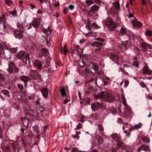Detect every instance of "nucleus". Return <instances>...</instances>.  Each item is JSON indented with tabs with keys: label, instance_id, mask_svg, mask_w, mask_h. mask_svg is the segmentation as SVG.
Listing matches in <instances>:
<instances>
[{
	"label": "nucleus",
	"instance_id": "63",
	"mask_svg": "<svg viewBox=\"0 0 152 152\" xmlns=\"http://www.w3.org/2000/svg\"><path fill=\"white\" fill-rule=\"evenodd\" d=\"M32 115H33V116L34 117L35 116L37 117V114L36 112H35V113H34V114H33Z\"/></svg>",
	"mask_w": 152,
	"mask_h": 152
},
{
	"label": "nucleus",
	"instance_id": "64",
	"mask_svg": "<svg viewBox=\"0 0 152 152\" xmlns=\"http://www.w3.org/2000/svg\"><path fill=\"white\" fill-rule=\"evenodd\" d=\"M91 152H98L96 149H93Z\"/></svg>",
	"mask_w": 152,
	"mask_h": 152
},
{
	"label": "nucleus",
	"instance_id": "59",
	"mask_svg": "<svg viewBox=\"0 0 152 152\" xmlns=\"http://www.w3.org/2000/svg\"><path fill=\"white\" fill-rule=\"evenodd\" d=\"M72 137L74 138H76L77 140H79V136H76V135H73L72 136Z\"/></svg>",
	"mask_w": 152,
	"mask_h": 152
},
{
	"label": "nucleus",
	"instance_id": "45",
	"mask_svg": "<svg viewBox=\"0 0 152 152\" xmlns=\"http://www.w3.org/2000/svg\"><path fill=\"white\" fill-rule=\"evenodd\" d=\"M122 101L123 102V104L126 105V99L124 96H122Z\"/></svg>",
	"mask_w": 152,
	"mask_h": 152
},
{
	"label": "nucleus",
	"instance_id": "1",
	"mask_svg": "<svg viewBox=\"0 0 152 152\" xmlns=\"http://www.w3.org/2000/svg\"><path fill=\"white\" fill-rule=\"evenodd\" d=\"M98 96L99 97L110 101H113L115 99L113 95L106 91L100 92Z\"/></svg>",
	"mask_w": 152,
	"mask_h": 152
},
{
	"label": "nucleus",
	"instance_id": "13",
	"mask_svg": "<svg viewBox=\"0 0 152 152\" xmlns=\"http://www.w3.org/2000/svg\"><path fill=\"white\" fill-rule=\"evenodd\" d=\"M143 73L145 74L150 75L152 73L151 71L149 69L147 64L144 67L143 70Z\"/></svg>",
	"mask_w": 152,
	"mask_h": 152
},
{
	"label": "nucleus",
	"instance_id": "46",
	"mask_svg": "<svg viewBox=\"0 0 152 152\" xmlns=\"http://www.w3.org/2000/svg\"><path fill=\"white\" fill-rule=\"evenodd\" d=\"M129 84V81L127 80H126L125 81L124 86L125 87H127Z\"/></svg>",
	"mask_w": 152,
	"mask_h": 152
},
{
	"label": "nucleus",
	"instance_id": "57",
	"mask_svg": "<svg viewBox=\"0 0 152 152\" xmlns=\"http://www.w3.org/2000/svg\"><path fill=\"white\" fill-rule=\"evenodd\" d=\"M84 101H88V102H87V104L89 103L90 99L89 98H87L86 99H85Z\"/></svg>",
	"mask_w": 152,
	"mask_h": 152
},
{
	"label": "nucleus",
	"instance_id": "26",
	"mask_svg": "<svg viewBox=\"0 0 152 152\" xmlns=\"http://www.w3.org/2000/svg\"><path fill=\"white\" fill-rule=\"evenodd\" d=\"M79 66H80L81 67H83L85 65V63L83 61V60H80L78 63Z\"/></svg>",
	"mask_w": 152,
	"mask_h": 152
},
{
	"label": "nucleus",
	"instance_id": "60",
	"mask_svg": "<svg viewBox=\"0 0 152 152\" xmlns=\"http://www.w3.org/2000/svg\"><path fill=\"white\" fill-rule=\"evenodd\" d=\"M118 123H120V124L122 122V119L121 118H118Z\"/></svg>",
	"mask_w": 152,
	"mask_h": 152
},
{
	"label": "nucleus",
	"instance_id": "48",
	"mask_svg": "<svg viewBox=\"0 0 152 152\" xmlns=\"http://www.w3.org/2000/svg\"><path fill=\"white\" fill-rule=\"evenodd\" d=\"M50 65V62L49 61H47L45 65V67H48Z\"/></svg>",
	"mask_w": 152,
	"mask_h": 152
},
{
	"label": "nucleus",
	"instance_id": "49",
	"mask_svg": "<svg viewBox=\"0 0 152 152\" xmlns=\"http://www.w3.org/2000/svg\"><path fill=\"white\" fill-rule=\"evenodd\" d=\"M101 50V49L100 48H98V49H96L95 50V52L97 53V54H99L98 52H100V51Z\"/></svg>",
	"mask_w": 152,
	"mask_h": 152
},
{
	"label": "nucleus",
	"instance_id": "22",
	"mask_svg": "<svg viewBox=\"0 0 152 152\" xmlns=\"http://www.w3.org/2000/svg\"><path fill=\"white\" fill-rule=\"evenodd\" d=\"M61 94L62 96H65L66 95V93L64 88H62L61 89Z\"/></svg>",
	"mask_w": 152,
	"mask_h": 152
},
{
	"label": "nucleus",
	"instance_id": "10",
	"mask_svg": "<svg viewBox=\"0 0 152 152\" xmlns=\"http://www.w3.org/2000/svg\"><path fill=\"white\" fill-rule=\"evenodd\" d=\"M102 105V103L96 102L91 105V108L93 111H95L97 110Z\"/></svg>",
	"mask_w": 152,
	"mask_h": 152
},
{
	"label": "nucleus",
	"instance_id": "35",
	"mask_svg": "<svg viewBox=\"0 0 152 152\" xmlns=\"http://www.w3.org/2000/svg\"><path fill=\"white\" fill-rule=\"evenodd\" d=\"M133 65L135 67H139L138 62L137 61H134L133 63Z\"/></svg>",
	"mask_w": 152,
	"mask_h": 152
},
{
	"label": "nucleus",
	"instance_id": "58",
	"mask_svg": "<svg viewBox=\"0 0 152 152\" xmlns=\"http://www.w3.org/2000/svg\"><path fill=\"white\" fill-rule=\"evenodd\" d=\"M94 3H96V4H100L102 2L98 0H94Z\"/></svg>",
	"mask_w": 152,
	"mask_h": 152
},
{
	"label": "nucleus",
	"instance_id": "56",
	"mask_svg": "<svg viewBox=\"0 0 152 152\" xmlns=\"http://www.w3.org/2000/svg\"><path fill=\"white\" fill-rule=\"evenodd\" d=\"M84 117H83V116L82 117H81L80 120V121L82 122H83L85 121V120L84 119Z\"/></svg>",
	"mask_w": 152,
	"mask_h": 152
},
{
	"label": "nucleus",
	"instance_id": "55",
	"mask_svg": "<svg viewBox=\"0 0 152 152\" xmlns=\"http://www.w3.org/2000/svg\"><path fill=\"white\" fill-rule=\"evenodd\" d=\"M11 14L13 15H15L16 14V12L15 11H13L11 12Z\"/></svg>",
	"mask_w": 152,
	"mask_h": 152
},
{
	"label": "nucleus",
	"instance_id": "51",
	"mask_svg": "<svg viewBox=\"0 0 152 152\" xmlns=\"http://www.w3.org/2000/svg\"><path fill=\"white\" fill-rule=\"evenodd\" d=\"M68 10V9L67 8L65 7L64 10V12L65 13H66Z\"/></svg>",
	"mask_w": 152,
	"mask_h": 152
},
{
	"label": "nucleus",
	"instance_id": "12",
	"mask_svg": "<svg viewBox=\"0 0 152 152\" xmlns=\"http://www.w3.org/2000/svg\"><path fill=\"white\" fill-rule=\"evenodd\" d=\"M133 26L140 28L142 26V24L137 19H134L132 21Z\"/></svg>",
	"mask_w": 152,
	"mask_h": 152
},
{
	"label": "nucleus",
	"instance_id": "17",
	"mask_svg": "<svg viewBox=\"0 0 152 152\" xmlns=\"http://www.w3.org/2000/svg\"><path fill=\"white\" fill-rule=\"evenodd\" d=\"M142 47L143 50H145L148 49H151L152 48L151 45L145 43L142 44Z\"/></svg>",
	"mask_w": 152,
	"mask_h": 152
},
{
	"label": "nucleus",
	"instance_id": "8",
	"mask_svg": "<svg viewBox=\"0 0 152 152\" xmlns=\"http://www.w3.org/2000/svg\"><path fill=\"white\" fill-rule=\"evenodd\" d=\"M24 32V31L23 30H19L17 31L15 34V37L19 39H21L23 37V33Z\"/></svg>",
	"mask_w": 152,
	"mask_h": 152
},
{
	"label": "nucleus",
	"instance_id": "14",
	"mask_svg": "<svg viewBox=\"0 0 152 152\" xmlns=\"http://www.w3.org/2000/svg\"><path fill=\"white\" fill-rule=\"evenodd\" d=\"M110 57L111 59L115 61H119V57L116 54L113 53H112L110 54Z\"/></svg>",
	"mask_w": 152,
	"mask_h": 152
},
{
	"label": "nucleus",
	"instance_id": "27",
	"mask_svg": "<svg viewBox=\"0 0 152 152\" xmlns=\"http://www.w3.org/2000/svg\"><path fill=\"white\" fill-rule=\"evenodd\" d=\"M143 142L144 143L149 142L150 140L147 137H143L142 139Z\"/></svg>",
	"mask_w": 152,
	"mask_h": 152
},
{
	"label": "nucleus",
	"instance_id": "42",
	"mask_svg": "<svg viewBox=\"0 0 152 152\" xmlns=\"http://www.w3.org/2000/svg\"><path fill=\"white\" fill-rule=\"evenodd\" d=\"M95 40H98L101 42H104V39L101 38H95Z\"/></svg>",
	"mask_w": 152,
	"mask_h": 152
},
{
	"label": "nucleus",
	"instance_id": "11",
	"mask_svg": "<svg viewBox=\"0 0 152 152\" xmlns=\"http://www.w3.org/2000/svg\"><path fill=\"white\" fill-rule=\"evenodd\" d=\"M33 65L37 69H40L42 67L41 62L38 60H34L33 62Z\"/></svg>",
	"mask_w": 152,
	"mask_h": 152
},
{
	"label": "nucleus",
	"instance_id": "40",
	"mask_svg": "<svg viewBox=\"0 0 152 152\" xmlns=\"http://www.w3.org/2000/svg\"><path fill=\"white\" fill-rule=\"evenodd\" d=\"M72 152H81V151L79 150L77 148H75L72 149Z\"/></svg>",
	"mask_w": 152,
	"mask_h": 152
},
{
	"label": "nucleus",
	"instance_id": "43",
	"mask_svg": "<svg viewBox=\"0 0 152 152\" xmlns=\"http://www.w3.org/2000/svg\"><path fill=\"white\" fill-rule=\"evenodd\" d=\"M99 129L100 131L104 130V128L102 125L99 124Z\"/></svg>",
	"mask_w": 152,
	"mask_h": 152
},
{
	"label": "nucleus",
	"instance_id": "33",
	"mask_svg": "<svg viewBox=\"0 0 152 152\" xmlns=\"http://www.w3.org/2000/svg\"><path fill=\"white\" fill-rule=\"evenodd\" d=\"M112 138L115 140H117L118 138L117 135L115 134H112L111 136Z\"/></svg>",
	"mask_w": 152,
	"mask_h": 152
},
{
	"label": "nucleus",
	"instance_id": "5",
	"mask_svg": "<svg viewBox=\"0 0 152 152\" xmlns=\"http://www.w3.org/2000/svg\"><path fill=\"white\" fill-rule=\"evenodd\" d=\"M97 69V65L95 64L92 63L88 66V68L85 69V71L86 72H91L93 73H95Z\"/></svg>",
	"mask_w": 152,
	"mask_h": 152
},
{
	"label": "nucleus",
	"instance_id": "23",
	"mask_svg": "<svg viewBox=\"0 0 152 152\" xmlns=\"http://www.w3.org/2000/svg\"><path fill=\"white\" fill-rule=\"evenodd\" d=\"M86 2L87 5L88 6L94 3V2L92 0H86Z\"/></svg>",
	"mask_w": 152,
	"mask_h": 152
},
{
	"label": "nucleus",
	"instance_id": "19",
	"mask_svg": "<svg viewBox=\"0 0 152 152\" xmlns=\"http://www.w3.org/2000/svg\"><path fill=\"white\" fill-rule=\"evenodd\" d=\"M91 45L93 46L100 47L102 46V44L99 42L96 41L92 43Z\"/></svg>",
	"mask_w": 152,
	"mask_h": 152
},
{
	"label": "nucleus",
	"instance_id": "53",
	"mask_svg": "<svg viewBox=\"0 0 152 152\" xmlns=\"http://www.w3.org/2000/svg\"><path fill=\"white\" fill-rule=\"evenodd\" d=\"M2 132L1 130H0V139H1L3 137Z\"/></svg>",
	"mask_w": 152,
	"mask_h": 152
},
{
	"label": "nucleus",
	"instance_id": "50",
	"mask_svg": "<svg viewBox=\"0 0 152 152\" xmlns=\"http://www.w3.org/2000/svg\"><path fill=\"white\" fill-rule=\"evenodd\" d=\"M140 85L142 87L144 88H145L147 86L144 83H140Z\"/></svg>",
	"mask_w": 152,
	"mask_h": 152
},
{
	"label": "nucleus",
	"instance_id": "21",
	"mask_svg": "<svg viewBox=\"0 0 152 152\" xmlns=\"http://www.w3.org/2000/svg\"><path fill=\"white\" fill-rule=\"evenodd\" d=\"M48 54V52L47 50L46 49L43 48L41 50V56H45Z\"/></svg>",
	"mask_w": 152,
	"mask_h": 152
},
{
	"label": "nucleus",
	"instance_id": "16",
	"mask_svg": "<svg viewBox=\"0 0 152 152\" xmlns=\"http://www.w3.org/2000/svg\"><path fill=\"white\" fill-rule=\"evenodd\" d=\"M149 149L148 147L145 145L140 146L137 149V151L140 152L142 150L146 151H148Z\"/></svg>",
	"mask_w": 152,
	"mask_h": 152
},
{
	"label": "nucleus",
	"instance_id": "31",
	"mask_svg": "<svg viewBox=\"0 0 152 152\" xmlns=\"http://www.w3.org/2000/svg\"><path fill=\"white\" fill-rule=\"evenodd\" d=\"M5 3L8 6H10L12 4V1L10 0H5Z\"/></svg>",
	"mask_w": 152,
	"mask_h": 152
},
{
	"label": "nucleus",
	"instance_id": "18",
	"mask_svg": "<svg viewBox=\"0 0 152 152\" xmlns=\"http://www.w3.org/2000/svg\"><path fill=\"white\" fill-rule=\"evenodd\" d=\"M20 80L26 83L30 80V78L27 76H22L20 77Z\"/></svg>",
	"mask_w": 152,
	"mask_h": 152
},
{
	"label": "nucleus",
	"instance_id": "28",
	"mask_svg": "<svg viewBox=\"0 0 152 152\" xmlns=\"http://www.w3.org/2000/svg\"><path fill=\"white\" fill-rule=\"evenodd\" d=\"M142 126V124L140 123H139L135 125L133 127V129H137L140 128Z\"/></svg>",
	"mask_w": 152,
	"mask_h": 152
},
{
	"label": "nucleus",
	"instance_id": "61",
	"mask_svg": "<svg viewBox=\"0 0 152 152\" xmlns=\"http://www.w3.org/2000/svg\"><path fill=\"white\" fill-rule=\"evenodd\" d=\"M12 145L13 146H13L12 147V148H13L14 151H15V150L16 149V147L15 146V145L13 144H12Z\"/></svg>",
	"mask_w": 152,
	"mask_h": 152
},
{
	"label": "nucleus",
	"instance_id": "44",
	"mask_svg": "<svg viewBox=\"0 0 152 152\" xmlns=\"http://www.w3.org/2000/svg\"><path fill=\"white\" fill-rule=\"evenodd\" d=\"M69 8L71 10H72L75 8V6L73 5H69Z\"/></svg>",
	"mask_w": 152,
	"mask_h": 152
},
{
	"label": "nucleus",
	"instance_id": "2",
	"mask_svg": "<svg viewBox=\"0 0 152 152\" xmlns=\"http://www.w3.org/2000/svg\"><path fill=\"white\" fill-rule=\"evenodd\" d=\"M105 24L110 31H113L117 27V25L110 18H107L105 21Z\"/></svg>",
	"mask_w": 152,
	"mask_h": 152
},
{
	"label": "nucleus",
	"instance_id": "62",
	"mask_svg": "<svg viewBox=\"0 0 152 152\" xmlns=\"http://www.w3.org/2000/svg\"><path fill=\"white\" fill-rule=\"evenodd\" d=\"M30 5L31 7V9L32 10H33L34 9L36 8V7L32 4H30Z\"/></svg>",
	"mask_w": 152,
	"mask_h": 152
},
{
	"label": "nucleus",
	"instance_id": "47",
	"mask_svg": "<svg viewBox=\"0 0 152 152\" xmlns=\"http://www.w3.org/2000/svg\"><path fill=\"white\" fill-rule=\"evenodd\" d=\"M48 128V126L47 125H45L44 126L43 129L45 133L47 131Z\"/></svg>",
	"mask_w": 152,
	"mask_h": 152
},
{
	"label": "nucleus",
	"instance_id": "3",
	"mask_svg": "<svg viewBox=\"0 0 152 152\" xmlns=\"http://www.w3.org/2000/svg\"><path fill=\"white\" fill-rule=\"evenodd\" d=\"M120 10V4L119 2H115L113 3V6L110 9L109 12L112 14H114Z\"/></svg>",
	"mask_w": 152,
	"mask_h": 152
},
{
	"label": "nucleus",
	"instance_id": "9",
	"mask_svg": "<svg viewBox=\"0 0 152 152\" xmlns=\"http://www.w3.org/2000/svg\"><path fill=\"white\" fill-rule=\"evenodd\" d=\"M30 75L31 78L34 79H36L37 78L39 79L41 78V75L38 74L37 71H31Z\"/></svg>",
	"mask_w": 152,
	"mask_h": 152
},
{
	"label": "nucleus",
	"instance_id": "4",
	"mask_svg": "<svg viewBox=\"0 0 152 152\" xmlns=\"http://www.w3.org/2000/svg\"><path fill=\"white\" fill-rule=\"evenodd\" d=\"M17 58L21 60H23L24 58L26 59V61L29 58V55L28 54H26L24 50L20 51L16 55Z\"/></svg>",
	"mask_w": 152,
	"mask_h": 152
},
{
	"label": "nucleus",
	"instance_id": "29",
	"mask_svg": "<svg viewBox=\"0 0 152 152\" xmlns=\"http://www.w3.org/2000/svg\"><path fill=\"white\" fill-rule=\"evenodd\" d=\"M103 141V139L101 137L99 136L97 142L99 144H101L102 143Z\"/></svg>",
	"mask_w": 152,
	"mask_h": 152
},
{
	"label": "nucleus",
	"instance_id": "7",
	"mask_svg": "<svg viewBox=\"0 0 152 152\" xmlns=\"http://www.w3.org/2000/svg\"><path fill=\"white\" fill-rule=\"evenodd\" d=\"M42 19L41 18H36L33 21L32 26L34 28H37L40 24Z\"/></svg>",
	"mask_w": 152,
	"mask_h": 152
},
{
	"label": "nucleus",
	"instance_id": "30",
	"mask_svg": "<svg viewBox=\"0 0 152 152\" xmlns=\"http://www.w3.org/2000/svg\"><path fill=\"white\" fill-rule=\"evenodd\" d=\"M126 30L124 28L122 27L121 28L120 33L123 34H125L126 32Z\"/></svg>",
	"mask_w": 152,
	"mask_h": 152
},
{
	"label": "nucleus",
	"instance_id": "52",
	"mask_svg": "<svg viewBox=\"0 0 152 152\" xmlns=\"http://www.w3.org/2000/svg\"><path fill=\"white\" fill-rule=\"evenodd\" d=\"M75 50L77 52L78 51L77 49H79V47L78 45H77L75 46Z\"/></svg>",
	"mask_w": 152,
	"mask_h": 152
},
{
	"label": "nucleus",
	"instance_id": "24",
	"mask_svg": "<svg viewBox=\"0 0 152 152\" xmlns=\"http://www.w3.org/2000/svg\"><path fill=\"white\" fill-rule=\"evenodd\" d=\"M145 34L147 36H150L152 35V32L151 31L147 30L145 31Z\"/></svg>",
	"mask_w": 152,
	"mask_h": 152
},
{
	"label": "nucleus",
	"instance_id": "41",
	"mask_svg": "<svg viewBox=\"0 0 152 152\" xmlns=\"http://www.w3.org/2000/svg\"><path fill=\"white\" fill-rule=\"evenodd\" d=\"M17 27L18 28H23V26L22 24H21L20 23H18L17 24Z\"/></svg>",
	"mask_w": 152,
	"mask_h": 152
},
{
	"label": "nucleus",
	"instance_id": "36",
	"mask_svg": "<svg viewBox=\"0 0 152 152\" xmlns=\"http://www.w3.org/2000/svg\"><path fill=\"white\" fill-rule=\"evenodd\" d=\"M18 88L20 90H23V86L22 84L18 83Z\"/></svg>",
	"mask_w": 152,
	"mask_h": 152
},
{
	"label": "nucleus",
	"instance_id": "34",
	"mask_svg": "<svg viewBox=\"0 0 152 152\" xmlns=\"http://www.w3.org/2000/svg\"><path fill=\"white\" fill-rule=\"evenodd\" d=\"M22 131L25 135L28 136L29 135L28 132L26 129H22Z\"/></svg>",
	"mask_w": 152,
	"mask_h": 152
},
{
	"label": "nucleus",
	"instance_id": "32",
	"mask_svg": "<svg viewBox=\"0 0 152 152\" xmlns=\"http://www.w3.org/2000/svg\"><path fill=\"white\" fill-rule=\"evenodd\" d=\"M67 46L66 45H64L63 48V52L64 54H66L67 53Z\"/></svg>",
	"mask_w": 152,
	"mask_h": 152
},
{
	"label": "nucleus",
	"instance_id": "15",
	"mask_svg": "<svg viewBox=\"0 0 152 152\" xmlns=\"http://www.w3.org/2000/svg\"><path fill=\"white\" fill-rule=\"evenodd\" d=\"M42 95L44 97L46 98L48 96V91L47 88H44L41 90Z\"/></svg>",
	"mask_w": 152,
	"mask_h": 152
},
{
	"label": "nucleus",
	"instance_id": "38",
	"mask_svg": "<svg viewBox=\"0 0 152 152\" xmlns=\"http://www.w3.org/2000/svg\"><path fill=\"white\" fill-rule=\"evenodd\" d=\"M83 127V124L79 123L77 126L76 129H79L82 128Z\"/></svg>",
	"mask_w": 152,
	"mask_h": 152
},
{
	"label": "nucleus",
	"instance_id": "37",
	"mask_svg": "<svg viewBox=\"0 0 152 152\" xmlns=\"http://www.w3.org/2000/svg\"><path fill=\"white\" fill-rule=\"evenodd\" d=\"M123 150L124 151L126 152H131L130 148L128 146L124 148Z\"/></svg>",
	"mask_w": 152,
	"mask_h": 152
},
{
	"label": "nucleus",
	"instance_id": "6",
	"mask_svg": "<svg viewBox=\"0 0 152 152\" xmlns=\"http://www.w3.org/2000/svg\"><path fill=\"white\" fill-rule=\"evenodd\" d=\"M14 69L16 72H18L19 69H18L14 63L13 62H11L9 64V67L7 69V71L10 73H12Z\"/></svg>",
	"mask_w": 152,
	"mask_h": 152
},
{
	"label": "nucleus",
	"instance_id": "20",
	"mask_svg": "<svg viewBox=\"0 0 152 152\" xmlns=\"http://www.w3.org/2000/svg\"><path fill=\"white\" fill-rule=\"evenodd\" d=\"M99 7L96 5H94L91 7V11L92 12L97 11L99 10Z\"/></svg>",
	"mask_w": 152,
	"mask_h": 152
},
{
	"label": "nucleus",
	"instance_id": "25",
	"mask_svg": "<svg viewBox=\"0 0 152 152\" xmlns=\"http://www.w3.org/2000/svg\"><path fill=\"white\" fill-rule=\"evenodd\" d=\"M1 92L4 95L8 97L9 96V92L7 90H2L1 91Z\"/></svg>",
	"mask_w": 152,
	"mask_h": 152
},
{
	"label": "nucleus",
	"instance_id": "54",
	"mask_svg": "<svg viewBox=\"0 0 152 152\" xmlns=\"http://www.w3.org/2000/svg\"><path fill=\"white\" fill-rule=\"evenodd\" d=\"M37 13L38 14H42L43 13V11L40 10H37Z\"/></svg>",
	"mask_w": 152,
	"mask_h": 152
},
{
	"label": "nucleus",
	"instance_id": "39",
	"mask_svg": "<svg viewBox=\"0 0 152 152\" xmlns=\"http://www.w3.org/2000/svg\"><path fill=\"white\" fill-rule=\"evenodd\" d=\"M5 20H6L4 16H3L2 17L0 18V22H1L4 23Z\"/></svg>",
	"mask_w": 152,
	"mask_h": 152
}]
</instances>
